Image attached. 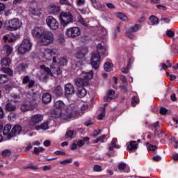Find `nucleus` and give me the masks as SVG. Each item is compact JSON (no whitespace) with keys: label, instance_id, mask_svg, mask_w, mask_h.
Here are the masks:
<instances>
[{"label":"nucleus","instance_id":"f257e3e1","mask_svg":"<svg viewBox=\"0 0 178 178\" xmlns=\"http://www.w3.org/2000/svg\"><path fill=\"white\" fill-rule=\"evenodd\" d=\"M101 56H108V48L99 43L97 46V51L93 52L91 56L90 65L93 69H98L101 65Z\"/></svg>","mask_w":178,"mask_h":178},{"label":"nucleus","instance_id":"f03ea898","mask_svg":"<svg viewBox=\"0 0 178 178\" xmlns=\"http://www.w3.org/2000/svg\"><path fill=\"white\" fill-rule=\"evenodd\" d=\"M38 99H40L38 94L34 92H28L26 93L25 102L21 106V111L23 112L33 111L38 105Z\"/></svg>","mask_w":178,"mask_h":178},{"label":"nucleus","instance_id":"7ed1b4c3","mask_svg":"<svg viewBox=\"0 0 178 178\" xmlns=\"http://www.w3.org/2000/svg\"><path fill=\"white\" fill-rule=\"evenodd\" d=\"M66 65H67V59L56 54L53 57V63L50 65V67L53 73L60 74V66H66Z\"/></svg>","mask_w":178,"mask_h":178},{"label":"nucleus","instance_id":"20e7f679","mask_svg":"<svg viewBox=\"0 0 178 178\" xmlns=\"http://www.w3.org/2000/svg\"><path fill=\"white\" fill-rule=\"evenodd\" d=\"M32 48L33 42L31 41V38L28 36H24L23 40L17 48V52L19 55H24L25 54H27V52H30Z\"/></svg>","mask_w":178,"mask_h":178},{"label":"nucleus","instance_id":"39448f33","mask_svg":"<svg viewBox=\"0 0 178 178\" xmlns=\"http://www.w3.org/2000/svg\"><path fill=\"white\" fill-rule=\"evenodd\" d=\"M39 41L42 45H49L55 41V36L52 32L44 31Z\"/></svg>","mask_w":178,"mask_h":178},{"label":"nucleus","instance_id":"423d86ee","mask_svg":"<svg viewBox=\"0 0 178 178\" xmlns=\"http://www.w3.org/2000/svg\"><path fill=\"white\" fill-rule=\"evenodd\" d=\"M22 27V22L18 18H13L8 21V25L6 26L8 31H16Z\"/></svg>","mask_w":178,"mask_h":178},{"label":"nucleus","instance_id":"0eeeda50","mask_svg":"<svg viewBox=\"0 0 178 178\" xmlns=\"http://www.w3.org/2000/svg\"><path fill=\"white\" fill-rule=\"evenodd\" d=\"M60 23L63 27H66L67 24L73 23V15L70 13H61L60 14Z\"/></svg>","mask_w":178,"mask_h":178},{"label":"nucleus","instance_id":"6e6552de","mask_svg":"<svg viewBox=\"0 0 178 178\" xmlns=\"http://www.w3.org/2000/svg\"><path fill=\"white\" fill-rule=\"evenodd\" d=\"M46 24L50 30H58L59 29V22L52 16H48L46 18Z\"/></svg>","mask_w":178,"mask_h":178},{"label":"nucleus","instance_id":"1a4fd4ad","mask_svg":"<svg viewBox=\"0 0 178 178\" xmlns=\"http://www.w3.org/2000/svg\"><path fill=\"white\" fill-rule=\"evenodd\" d=\"M65 34L70 38H76V37H79L81 34V31L79 27H71L67 29Z\"/></svg>","mask_w":178,"mask_h":178},{"label":"nucleus","instance_id":"9d476101","mask_svg":"<svg viewBox=\"0 0 178 178\" xmlns=\"http://www.w3.org/2000/svg\"><path fill=\"white\" fill-rule=\"evenodd\" d=\"M42 58L50 62L52 60V63H54V56H56L55 52L51 49H46L41 55Z\"/></svg>","mask_w":178,"mask_h":178},{"label":"nucleus","instance_id":"9b49d317","mask_svg":"<svg viewBox=\"0 0 178 178\" xmlns=\"http://www.w3.org/2000/svg\"><path fill=\"white\" fill-rule=\"evenodd\" d=\"M44 119V116L40 114L33 115L31 119L29 120V126H35V124H38V123H41Z\"/></svg>","mask_w":178,"mask_h":178},{"label":"nucleus","instance_id":"f8f14e48","mask_svg":"<svg viewBox=\"0 0 178 178\" xmlns=\"http://www.w3.org/2000/svg\"><path fill=\"white\" fill-rule=\"evenodd\" d=\"M44 29L42 27H35L32 29V35L35 38H40L41 40V37H42V34H44Z\"/></svg>","mask_w":178,"mask_h":178},{"label":"nucleus","instance_id":"ddd939ff","mask_svg":"<svg viewBox=\"0 0 178 178\" xmlns=\"http://www.w3.org/2000/svg\"><path fill=\"white\" fill-rule=\"evenodd\" d=\"M76 86L78 88H84V87L90 86V81L83 79L82 77L78 78L76 80Z\"/></svg>","mask_w":178,"mask_h":178},{"label":"nucleus","instance_id":"4468645a","mask_svg":"<svg viewBox=\"0 0 178 178\" xmlns=\"http://www.w3.org/2000/svg\"><path fill=\"white\" fill-rule=\"evenodd\" d=\"M65 95L66 97L74 95V86L72 83H67L65 86Z\"/></svg>","mask_w":178,"mask_h":178},{"label":"nucleus","instance_id":"2eb2a0df","mask_svg":"<svg viewBox=\"0 0 178 178\" xmlns=\"http://www.w3.org/2000/svg\"><path fill=\"white\" fill-rule=\"evenodd\" d=\"M23 84H28L26 86V88L30 90V88H33L34 86H35V81L34 80H31L30 76H26L23 79L22 81Z\"/></svg>","mask_w":178,"mask_h":178},{"label":"nucleus","instance_id":"dca6fc26","mask_svg":"<svg viewBox=\"0 0 178 178\" xmlns=\"http://www.w3.org/2000/svg\"><path fill=\"white\" fill-rule=\"evenodd\" d=\"M81 77L83 80H88V81H90V80L94 77V71L91 70L88 72L83 71L81 74Z\"/></svg>","mask_w":178,"mask_h":178},{"label":"nucleus","instance_id":"f3484780","mask_svg":"<svg viewBox=\"0 0 178 178\" xmlns=\"http://www.w3.org/2000/svg\"><path fill=\"white\" fill-rule=\"evenodd\" d=\"M87 52H88V48L83 47L81 49V50L76 52V54H75V58H76V59H84Z\"/></svg>","mask_w":178,"mask_h":178},{"label":"nucleus","instance_id":"a211bd4d","mask_svg":"<svg viewBox=\"0 0 178 178\" xmlns=\"http://www.w3.org/2000/svg\"><path fill=\"white\" fill-rule=\"evenodd\" d=\"M22 133V126L20 125H15L11 129V136L15 137L16 136H19Z\"/></svg>","mask_w":178,"mask_h":178},{"label":"nucleus","instance_id":"6ab92c4d","mask_svg":"<svg viewBox=\"0 0 178 178\" xmlns=\"http://www.w3.org/2000/svg\"><path fill=\"white\" fill-rule=\"evenodd\" d=\"M3 134L4 136H8V138H12V126L9 124H6L4 127L3 131Z\"/></svg>","mask_w":178,"mask_h":178},{"label":"nucleus","instance_id":"aec40b11","mask_svg":"<svg viewBox=\"0 0 178 178\" xmlns=\"http://www.w3.org/2000/svg\"><path fill=\"white\" fill-rule=\"evenodd\" d=\"M118 168L121 172H124L125 173H129V172H130V168H129L127 164L124 162L120 163Z\"/></svg>","mask_w":178,"mask_h":178},{"label":"nucleus","instance_id":"412c9836","mask_svg":"<svg viewBox=\"0 0 178 178\" xmlns=\"http://www.w3.org/2000/svg\"><path fill=\"white\" fill-rule=\"evenodd\" d=\"M60 8L58 6H48V12L51 15H56L59 13Z\"/></svg>","mask_w":178,"mask_h":178},{"label":"nucleus","instance_id":"4be33fe9","mask_svg":"<svg viewBox=\"0 0 178 178\" xmlns=\"http://www.w3.org/2000/svg\"><path fill=\"white\" fill-rule=\"evenodd\" d=\"M52 100V97L49 93H44L42 96V101L43 104H49L51 101Z\"/></svg>","mask_w":178,"mask_h":178},{"label":"nucleus","instance_id":"5701e85b","mask_svg":"<svg viewBox=\"0 0 178 178\" xmlns=\"http://www.w3.org/2000/svg\"><path fill=\"white\" fill-rule=\"evenodd\" d=\"M138 148V145L136 140H131L129 142V144L127 145L128 151H133Z\"/></svg>","mask_w":178,"mask_h":178},{"label":"nucleus","instance_id":"b1692460","mask_svg":"<svg viewBox=\"0 0 178 178\" xmlns=\"http://www.w3.org/2000/svg\"><path fill=\"white\" fill-rule=\"evenodd\" d=\"M53 93L54 94V95H56V97H62V95H63V90L62 89V86H56L54 88Z\"/></svg>","mask_w":178,"mask_h":178},{"label":"nucleus","instance_id":"393cba45","mask_svg":"<svg viewBox=\"0 0 178 178\" xmlns=\"http://www.w3.org/2000/svg\"><path fill=\"white\" fill-rule=\"evenodd\" d=\"M87 95V90L84 88H78L77 96L79 98H84Z\"/></svg>","mask_w":178,"mask_h":178},{"label":"nucleus","instance_id":"a878e982","mask_svg":"<svg viewBox=\"0 0 178 178\" xmlns=\"http://www.w3.org/2000/svg\"><path fill=\"white\" fill-rule=\"evenodd\" d=\"M49 127L48 126V122H43L40 125L35 126V130H48Z\"/></svg>","mask_w":178,"mask_h":178},{"label":"nucleus","instance_id":"bb28decb","mask_svg":"<svg viewBox=\"0 0 178 178\" xmlns=\"http://www.w3.org/2000/svg\"><path fill=\"white\" fill-rule=\"evenodd\" d=\"M8 81H9L8 75L0 74V84H6Z\"/></svg>","mask_w":178,"mask_h":178},{"label":"nucleus","instance_id":"cd10ccee","mask_svg":"<svg viewBox=\"0 0 178 178\" xmlns=\"http://www.w3.org/2000/svg\"><path fill=\"white\" fill-rule=\"evenodd\" d=\"M16 109V105L13 103H7L6 104V110L8 111V112H12V111H15Z\"/></svg>","mask_w":178,"mask_h":178},{"label":"nucleus","instance_id":"c85d7f7f","mask_svg":"<svg viewBox=\"0 0 178 178\" xmlns=\"http://www.w3.org/2000/svg\"><path fill=\"white\" fill-rule=\"evenodd\" d=\"M113 67V64L112 63L106 62L104 65V69L106 72H111Z\"/></svg>","mask_w":178,"mask_h":178},{"label":"nucleus","instance_id":"c756f323","mask_svg":"<svg viewBox=\"0 0 178 178\" xmlns=\"http://www.w3.org/2000/svg\"><path fill=\"white\" fill-rule=\"evenodd\" d=\"M1 66H9L10 65V59L8 57H4L1 60Z\"/></svg>","mask_w":178,"mask_h":178},{"label":"nucleus","instance_id":"7c9ffc66","mask_svg":"<svg viewBox=\"0 0 178 178\" xmlns=\"http://www.w3.org/2000/svg\"><path fill=\"white\" fill-rule=\"evenodd\" d=\"M54 106L57 109H63V108H65V103L60 100H58L54 103Z\"/></svg>","mask_w":178,"mask_h":178},{"label":"nucleus","instance_id":"2f4dec72","mask_svg":"<svg viewBox=\"0 0 178 178\" xmlns=\"http://www.w3.org/2000/svg\"><path fill=\"white\" fill-rule=\"evenodd\" d=\"M3 49L6 51L7 55H10L13 52V47H10L9 44H5L3 46Z\"/></svg>","mask_w":178,"mask_h":178},{"label":"nucleus","instance_id":"473e14b6","mask_svg":"<svg viewBox=\"0 0 178 178\" xmlns=\"http://www.w3.org/2000/svg\"><path fill=\"white\" fill-rule=\"evenodd\" d=\"M116 143H118V139L113 138L111 141V145L109 146V150L113 151V148H120L118 145H116Z\"/></svg>","mask_w":178,"mask_h":178},{"label":"nucleus","instance_id":"72a5a7b5","mask_svg":"<svg viewBox=\"0 0 178 178\" xmlns=\"http://www.w3.org/2000/svg\"><path fill=\"white\" fill-rule=\"evenodd\" d=\"M116 17H118V19H120L122 22H127L129 20V19L124 15V14L122 13H117Z\"/></svg>","mask_w":178,"mask_h":178},{"label":"nucleus","instance_id":"f704fd0d","mask_svg":"<svg viewBox=\"0 0 178 178\" xmlns=\"http://www.w3.org/2000/svg\"><path fill=\"white\" fill-rule=\"evenodd\" d=\"M149 21L152 23V24H153V26H155L159 24V19L157 17H156L155 15H152L149 17Z\"/></svg>","mask_w":178,"mask_h":178},{"label":"nucleus","instance_id":"c9c22d12","mask_svg":"<svg viewBox=\"0 0 178 178\" xmlns=\"http://www.w3.org/2000/svg\"><path fill=\"white\" fill-rule=\"evenodd\" d=\"M77 19H78L79 23L82 24V26H85V27H88V24H87V22H86V20H84L83 19V17H81V15H79Z\"/></svg>","mask_w":178,"mask_h":178},{"label":"nucleus","instance_id":"e433bc0d","mask_svg":"<svg viewBox=\"0 0 178 178\" xmlns=\"http://www.w3.org/2000/svg\"><path fill=\"white\" fill-rule=\"evenodd\" d=\"M44 151H45V149L42 147H34L33 154H35V155H38L40 154V152H42Z\"/></svg>","mask_w":178,"mask_h":178},{"label":"nucleus","instance_id":"4c0bfd02","mask_svg":"<svg viewBox=\"0 0 178 178\" xmlns=\"http://www.w3.org/2000/svg\"><path fill=\"white\" fill-rule=\"evenodd\" d=\"M141 29L140 24H136L134 26L130 28L131 33H136V31H138Z\"/></svg>","mask_w":178,"mask_h":178},{"label":"nucleus","instance_id":"58836bf2","mask_svg":"<svg viewBox=\"0 0 178 178\" xmlns=\"http://www.w3.org/2000/svg\"><path fill=\"white\" fill-rule=\"evenodd\" d=\"M73 136H74V131L69 130L65 133L66 138H70V140H72V138H73Z\"/></svg>","mask_w":178,"mask_h":178},{"label":"nucleus","instance_id":"ea45409f","mask_svg":"<svg viewBox=\"0 0 178 178\" xmlns=\"http://www.w3.org/2000/svg\"><path fill=\"white\" fill-rule=\"evenodd\" d=\"M138 102H140V100L138 99V98L136 96L132 97L131 98V105L132 106H136Z\"/></svg>","mask_w":178,"mask_h":178},{"label":"nucleus","instance_id":"a19ab883","mask_svg":"<svg viewBox=\"0 0 178 178\" xmlns=\"http://www.w3.org/2000/svg\"><path fill=\"white\" fill-rule=\"evenodd\" d=\"M30 12L32 15H34V16H40V10L37 8H31Z\"/></svg>","mask_w":178,"mask_h":178},{"label":"nucleus","instance_id":"79ce46f5","mask_svg":"<svg viewBox=\"0 0 178 178\" xmlns=\"http://www.w3.org/2000/svg\"><path fill=\"white\" fill-rule=\"evenodd\" d=\"M100 109L102 111V113L99 114L98 119L99 120H102V119H104V118H105L106 109H105V108H101Z\"/></svg>","mask_w":178,"mask_h":178},{"label":"nucleus","instance_id":"37998d69","mask_svg":"<svg viewBox=\"0 0 178 178\" xmlns=\"http://www.w3.org/2000/svg\"><path fill=\"white\" fill-rule=\"evenodd\" d=\"M41 70H44L47 74H51V69H49L48 67L45 66L44 65H42L40 66Z\"/></svg>","mask_w":178,"mask_h":178},{"label":"nucleus","instance_id":"c03bdc74","mask_svg":"<svg viewBox=\"0 0 178 178\" xmlns=\"http://www.w3.org/2000/svg\"><path fill=\"white\" fill-rule=\"evenodd\" d=\"M24 69H26V65L24 63L18 65L17 66L18 72H24Z\"/></svg>","mask_w":178,"mask_h":178},{"label":"nucleus","instance_id":"a18cd8bd","mask_svg":"<svg viewBox=\"0 0 178 178\" xmlns=\"http://www.w3.org/2000/svg\"><path fill=\"white\" fill-rule=\"evenodd\" d=\"M73 162V159H68L60 162V165H67V163H72Z\"/></svg>","mask_w":178,"mask_h":178},{"label":"nucleus","instance_id":"49530a36","mask_svg":"<svg viewBox=\"0 0 178 178\" xmlns=\"http://www.w3.org/2000/svg\"><path fill=\"white\" fill-rule=\"evenodd\" d=\"M39 79L41 80V81H47L48 79V75L46 74H42L39 76Z\"/></svg>","mask_w":178,"mask_h":178},{"label":"nucleus","instance_id":"de8ad7c7","mask_svg":"<svg viewBox=\"0 0 178 178\" xmlns=\"http://www.w3.org/2000/svg\"><path fill=\"white\" fill-rule=\"evenodd\" d=\"M93 170L94 172H102V167H101V165H95L93 166Z\"/></svg>","mask_w":178,"mask_h":178},{"label":"nucleus","instance_id":"09e8293b","mask_svg":"<svg viewBox=\"0 0 178 178\" xmlns=\"http://www.w3.org/2000/svg\"><path fill=\"white\" fill-rule=\"evenodd\" d=\"M128 5H130V6H132L133 8H139L140 5H138V3L137 1H133L132 3L127 2Z\"/></svg>","mask_w":178,"mask_h":178},{"label":"nucleus","instance_id":"8fccbe9b","mask_svg":"<svg viewBox=\"0 0 178 178\" xmlns=\"http://www.w3.org/2000/svg\"><path fill=\"white\" fill-rule=\"evenodd\" d=\"M61 5H67V6H72V3L69 0H60Z\"/></svg>","mask_w":178,"mask_h":178},{"label":"nucleus","instance_id":"3c124183","mask_svg":"<svg viewBox=\"0 0 178 178\" xmlns=\"http://www.w3.org/2000/svg\"><path fill=\"white\" fill-rule=\"evenodd\" d=\"M8 119H10V120H15V119H16V114L13 112L10 113L8 115Z\"/></svg>","mask_w":178,"mask_h":178},{"label":"nucleus","instance_id":"603ef678","mask_svg":"<svg viewBox=\"0 0 178 178\" xmlns=\"http://www.w3.org/2000/svg\"><path fill=\"white\" fill-rule=\"evenodd\" d=\"M10 154H11V152H10V150H9V149H5L2 152L3 156H9V155H10Z\"/></svg>","mask_w":178,"mask_h":178},{"label":"nucleus","instance_id":"864d4df0","mask_svg":"<svg viewBox=\"0 0 178 178\" xmlns=\"http://www.w3.org/2000/svg\"><path fill=\"white\" fill-rule=\"evenodd\" d=\"M120 79L124 84H127V78H126V76L124 75H120Z\"/></svg>","mask_w":178,"mask_h":178},{"label":"nucleus","instance_id":"5fc2aeb1","mask_svg":"<svg viewBox=\"0 0 178 178\" xmlns=\"http://www.w3.org/2000/svg\"><path fill=\"white\" fill-rule=\"evenodd\" d=\"M148 149L149 151H155V149H158V147H156V145H149L148 146Z\"/></svg>","mask_w":178,"mask_h":178},{"label":"nucleus","instance_id":"6e6d98bb","mask_svg":"<svg viewBox=\"0 0 178 178\" xmlns=\"http://www.w3.org/2000/svg\"><path fill=\"white\" fill-rule=\"evenodd\" d=\"M160 113L161 115H166V113H168V109H166L165 107H161L160 108Z\"/></svg>","mask_w":178,"mask_h":178},{"label":"nucleus","instance_id":"4d7b16f0","mask_svg":"<svg viewBox=\"0 0 178 178\" xmlns=\"http://www.w3.org/2000/svg\"><path fill=\"white\" fill-rule=\"evenodd\" d=\"M4 72L9 74V76H13V71L9 68H5Z\"/></svg>","mask_w":178,"mask_h":178},{"label":"nucleus","instance_id":"13d9d810","mask_svg":"<svg viewBox=\"0 0 178 178\" xmlns=\"http://www.w3.org/2000/svg\"><path fill=\"white\" fill-rule=\"evenodd\" d=\"M86 3V0H77L76 4L78 6H83Z\"/></svg>","mask_w":178,"mask_h":178},{"label":"nucleus","instance_id":"bf43d9fd","mask_svg":"<svg viewBox=\"0 0 178 178\" xmlns=\"http://www.w3.org/2000/svg\"><path fill=\"white\" fill-rule=\"evenodd\" d=\"M166 34L168 37H173L175 35V32L172 30H168L167 31Z\"/></svg>","mask_w":178,"mask_h":178},{"label":"nucleus","instance_id":"052dcab7","mask_svg":"<svg viewBox=\"0 0 178 178\" xmlns=\"http://www.w3.org/2000/svg\"><path fill=\"white\" fill-rule=\"evenodd\" d=\"M153 161H155V162H159V161H161L162 159V157H161L160 156H154L152 157Z\"/></svg>","mask_w":178,"mask_h":178},{"label":"nucleus","instance_id":"680f3d73","mask_svg":"<svg viewBox=\"0 0 178 178\" xmlns=\"http://www.w3.org/2000/svg\"><path fill=\"white\" fill-rule=\"evenodd\" d=\"M152 126L153 129H154L155 130H158V129H159V122L154 123Z\"/></svg>","mask_w":178,"mask_h":178},{"label":"nucleus","instance_id":"e2e57ef3","mask_svg":"<svg viewBox=\"0 0 178 178\" xmlns=\"http://www.w3.org/2000/svg\"><path fill=\"white\" fill-rule=\"evenodd\" d=\"M161 20L163 23H170V19L168 17H162Z\"/></svg>","mask_w":178,"mask_h":178},{"label":"nucleus","instance_id":"0e129e2a","mask_svg":"<svg viewBox=\"0 0 178 178\" xmlns=\"http://www.w3.org/2000/svg\"><path fill=\"white\" fill-rule=\"evenodd\" d=\"M54 154L56 155H66V152H63V151H59V150H57L54 152Z\"/></svg>","mask_w":178,"mask_h":178},{"label":"nucleus","instance_id":"69168bd1","mask_svg":"<svg viewBox=\"0 0 178 178\" xmlns=\"http://www.w3.org/2000/svg\"><path fill=\"white\" fill-rule=\"evenodd\" d=\"M99 134H101V129H97L93 133L94 137H97V136H99Z\"/></svg>","mask_w":178,"mask_h":178},{"label":"nucleus","instance_id":"338daca9","mask_svg":"<svg viewBox=\"0 0 178 178\" xmlns=\"http://www.w3.org/2000/svg\"><path fill=\"white\" fill-rule=\"evenodd\" d=\"M84 140H78L77 141V145H78V147H83V145H84Z\"/></svg>","mask_w":178,"mask_h":178},{"label":"nucleus","instance_id":"774afa93","mask_svg":"<svg viewBox=\"0 0 178 178\" xmlns=\"http://www.w3.org/2000/svg\"><path fill=\"white\" fill-rule=\"evenodd\" d=\"M107 95L108 96H112V95H115V90H110L107 92Z\"/></svg>","mask_w":178,"mask_h":178}]
</instances>
